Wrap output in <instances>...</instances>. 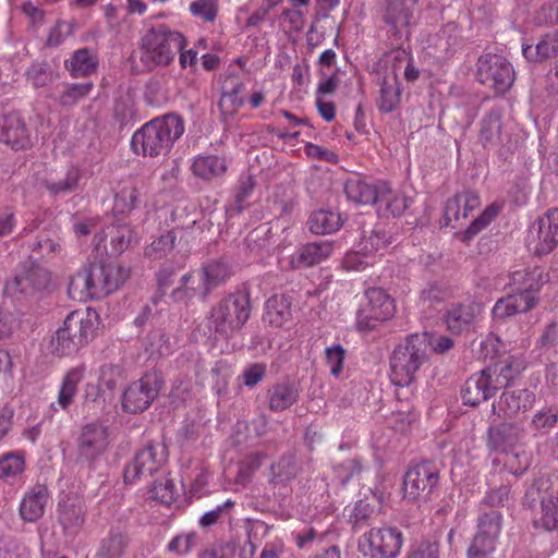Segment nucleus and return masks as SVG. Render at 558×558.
I'll use <instances>...</instances> for the list:
<instances>
[{"mask_svg": "<svg viewBox=\"0 0 558 558\" xmlns=\"http://www.w3.org/2000/svg\"><path fill=\"white\" fill-rule=\"evenodd\" d=\"M510 493L509 485H500L490 489L483 498L482 504L492 508L505 507L511 498Z\"/></svg>", "mask_w": 558, "mask_h": 558, "instance_id": "nucleus-63", "label": "nucleus"}, {"mask_svg": "<svg viewBox=\"0 0 558 558\" xmlns=\"http://www.w3.org/2000/svg\"><path fill=\"white\" fill-rule=\"evenodd\" d=\"M310 231L314 234H328L338 231L343 219L340 214L331 210H316L308 218Z\"/></svg>", "mask_w": 558, "mask_h": 558, "instance_id": "nucleus-41", "label": "nucleus"}, {"mask_svg": "<svg viewBox=\"0 0 558 558\" xmlns=\"http://www.w3.org/2000/svg\"><path fill=\"white\" fill-rule=\"evenodd\" d=\"M50 499V493L46 485L36 484L28 488L20 505V514L24 521L36 522L45 513V508Z\"/></svg>", "mask_w": 558, "mask_h": 558, "instance_id": "nucleus-24", "label": "nucleus"}, {"mask_svg": "<svg viewBox=\"0 0 558 558\" xmlns=\"http://www.w3.org/2000/svg\"><path fill=\"white\" fill-rule=\"evenodd\" d=\"M412 199L405 195L393 194L389 187V193L385 197H379V210L392 215L393 217L401 216L411 205Z\"/></svg>", "mask_w": 558, "mask_h": 558, "instance_id": "nucleus-50", "label": "nucleus"}, {"mask_svg": "<svg viewBox=\"0 0 558 558\" xmlns=\"http://www.w3.org/2000/svg\"><path fill=\"white\" fill-rule=\"evenodd\" d=\"M439 466L424 460L409 468L404 475L403 489L409 499L427 497L439 483Z\"/></svg>", "mask_w": 558, "mask_h": 558, "instance_id": "nucleus-13", "label": "nucleus"}, {"mask_svg": "<svg viewBox=\"0 0 558 558\" xmlns=\"http://www.w3.org/2000/svg\"><path fill=\"white\" fill-rule=\"evenodd\" d=\"M234 505L235 502L233 500L228 499L221 505H218L215 509L205 512L199 519V525L202 527H210L230 518Z\"/></svg>", "mask_w": 558, "mask_h": 558, "instance_id": "nucleus-57", "label": "nucleus"}, {"mask_svg": "<svg viewBox=\"0 0 558 558\" xmlns=\"http://www.w3.org/2000/svg\"><path fill=\"white\" fill-rule=\"evenodd\" d=\"M243 88L241 83L235 84L231 90H225L218 102V108L223 117H232L243 105L240 93Z\"/></svg>", "mask_w": 558, "mask_h": 558, "instance_id": "nucleus-51", "label": "nucleus"}, {"mask_svg": "<svg viewBox=\"0 0 558 558\" xmlns=\"http://www.w3.org/2000/svg\"><path fill=\"white\" fill-rule=\"evenodd\" d=\"M0 142L15 150L29 146V132L19 113L11 112L0 118Z\"/></svg>", "mask_w": 558, "mask_h": 558, "instance_id": "nucleus-22", "label": "nucleus"}, {"mask_svg": "<svg viewBox=\"0 0 558 558\" xmlns=\"http://www.w3.org/2000/svg\"><path fill=\"white\" fill-rule=\"evenodd\" d=\"M522 363L513 356H508L484 368L496 391L507 388L523 371Z\"/></svg>", "mask_w": 558, "mask_h": 558, "instance_id": "nucleus-29", "label": "nucleus"}, {"mask_svg": "<svg viewBox=\"0 0 558 558\" xmlns=\"http://www.w3.org/2000/svg\"><path fill=\"white\" fill-rule=\"evenodd\" d=\"M533 252L547 255L558 245V208L549 209L537 220L536 234L532 232Z\"/></svg>", "mask_w": 558, "mask_h": 558, "instance_id": "nucleus-19", "label": "nucleus"}, {"mask_svg": "<svg viewBox=\"0 0 558 558\" xmlns=\"http://www.w3.org/2000/svg\"><path fill=\"white\" fill-rule=\"evenodd\" d=\"M184 267L183 263L165 262L157 272L158 289L162 293L168 289L177 274Z\"/></svg>", "mask_w": 558, "mask_h": 558, "instance_id": "nucleus-61", "label": "nucleus"}, {"mask_svg": "<svg viewBox=\"0 0 558 558\" xmlns=\"http://www.w3.org/2000/svg\"><path fill=\"white\" fill-rule=\"evenodd\" d=\"M58 521L68 533H76L85 522L86 508L75 496H65L58 504Z\"/></svg>", "mask_w": 558, "mask_h": 558, "instance_id": "nucleus-27", "label": "nucleus"}, {"mask_svg": "<svg viewBox=\"0 0 558 558\" xmlns=\"http://www.w3.org/2000/svg\"><path fill=\"white\" fill-rule=\"evenodd\" d=\"M525 435L522 422L504 421L487 428L486 444L489 450L506 452L521 444Z\"/></svg>", "mask_w": 558, "mask_h": 558, "instance_id": "nucleus-16", "label": "nucleus"}, {"mask_svg": "<svg viewBox=\"0 0 558 558\" xmlns=\"http://www.w3.org/2000/svg\"><path fill=\"white\" fill-rule=\"evenodd\" d=\"M185 38L177 31L161 24L151 27L142 38L141 60L149 65H168L184 48Z\"/></svg>", "mask_w": 558, "mask_h": 558, "instance_id": "nucleus-6", "label": "nucleus"}, {"mask_svg": "<svg viewBox=\"0 0 558 558\" xmlns=\"http://www.w3.org/2000/svg\"><path fill=\"white\" fill-rule=\"evenodd\" d=\"M291 318V302L284 294H275L266 301L263 322L275 328L282 327Z\"/></svg>", "mask_w": 558, "mask_h": 558, "instance_id": "nucleus-34", "label": "nucleus"}, {"mask_svg": "<svg viewBox=\"0 0 558 558\" xmlns=\"http://www.w3.org/2000/svg\"><path fill=\"white\" fill-rule=\"evenodd\" d=\"M298 195L293 187L278 185L269 199L271 210L277 217L290 216L298 205Z\"/></svg>", "mask_w": 558, "mask_h": 558, "instance_id": "nucleus-44", "label": "nucleus"}, {"mask_svg": "<svg viewBox=\"0 0 558 558\" xmlns=\"http://www.w3.org/2000/svg\"><path fill=\"white\" fill-rule=\"evenodd\" d=\"M27 80L36 87H44L51 82V72L47 62H35L26 71Z\"/></svg>", "mask_w": 558, "mask_h": 558, "instance_id": "nucleus-60", "label": "nucleus"}, {"mask_svg": "<svg viewBox=\"0 0 558 558\" xmlns=\"http://www.w3.org/2000/svg\"><path fill=\"white\" fill-rule=\"evenodd\" d=\"M269 484L272 486H286L299 474L302 473L303 468L296 456L293 453H286L281 456L277 462L270 465Z\"/></svg>", "mask_w": 558, "mask_h": 558, "instance_id": "nucleus-31", "label": "nucleus"}, {"mask_svg": "<svg viewBox=\"0 0 558 558\" xmlns=\"http://www.w3.org/2000/svg\"><path fill=\"white\" fill-rule=\"evenodd\" d=\"M49 283V272L29 260L21 265L14 277L5 283V292L14 296L31 298L43 292Z\"/></svg>", "mask_w": 558, "mask_h": 558, "instance_id": "nucleus-11", "label": "nucleus"}, {"mask_svg": "<svg viewBox=\"0 0 558 558\" xmlns=\"http://www.w3.org/2000/svg\"><path fill=\"white\" fill-rule=\"evenodd\" d=\"M542 517L539 519L542 526L546 531H555L558 529V506L554 500L541 499Z\"/></svg>", "mask_w": 558, "mask_h": 558, "instance_id": "nucleus-62", "label": "nucleus"}, {"mask_svg": "<svg viewBox=\"0 0 558 558\" xmlns=\"http://www.w3.org/2000/svg\"><path fill=\"white\" fill-rule=\"evenodd\" d=\"M64 68L72 77H87L97 71L98 57L89 48H80L64 61Z\"/></svg>", "mask_w": 558, "mask_h": 558, "instance_id": "nucleus-33", "label": "nucleus"}, {"mask_svg": "<svg viewBox=\"0 0 558 558\" xmlns=\"http://www.w3.org/2000/svg\"><path fill=\"white\" fill-rule=\"evenodd\" d=\"M495 393L496 389L483 369L468 378L462 389V399L464 404L476 407Z\"/></svg>", "mask_w": 558, "mask_h": 558, "instance_id": "nucleus-28", "label": "nucleus"}, {"mask_svg": "<svg viewBox=\"0 0 558 558\" xmlns=\"http://www.w3.org/2000/svg\"><path fill=\"white\" fill-rule=\"evenodd\" d=\"M218 9L217 0H195L190 4L191 14L206 23H213L216 20Z\"/></svg>", "mask_w": 558, "mask_h": 558, "instance_id": "nucleus-58", "label": "nucleus"}, {"mask_svg": "<svg viewBox=\"0 0 558 558\" xmlns=\"http://www.w3.org/2000/svg\"><path fill=\"white\" fill-rule=\"evenodd\" d=\"M83 377V367H75L66 373L63 378L57 401L61 409L66 410L72 404L73 398L77 392V385L81 383Z\"/></svg>", "mask_w": 558, "mask_h": 558, "instance_id": "nucleus-47", "label": "nucleus"}, {"mask_svg": "<svg viewBox=\"0 0 558 558\" xmlns=\"http://www.w3.org/2000/svg\"><path fill=\"white\" fill-rule=\"evenodd\" d=\"M167 460L166 447L162 444L148 442L138 450L133 461L125 465L123 478L125 484L146 478L158 472Z\"/></svg>", "mask_w": 558, "mask_h": 558, "instance_id": "nucleus-12", "label": "nucleus"}, {"mask_svg": "<svg viewBox=\"0 0 558 558\" xmlns=\"http://www.w3.org/2000/svg\"><path fill=\"white\" fill-rule=\"evenodd\" d=\"M109 427L99 421H94L82 426L76 438V459L88 468L107 452L110 446Z\"/></svg>", "mask_w": 558, "mask_h": 558, "instance_id": "nucleus-8", "label": "nucleus"}, {"mask_svg": "<svg viewBox=\"0 0 558 558\" xmlns=\"http://www.w3.org/2000/svg\"><path fill=\"white\" fill-rule=\"evenodd\" d=\"M93 88L94 84L92 82L64 83L59 95V104L64 108H72L86 98Z\"/></svg>", "mask_w": 558, "mask_h": 558, "instance_id": "nucleus-48", "label": "nucleus"}, {"mask_svg": "<svg viewBox=\"0 0 558 558\" xmlns=\"http://www.w3.org/2000/svg\"><path fill=\"white\" fill-rule=\"evenodd\" d=\"M184 131L185 123L181 116L174 112L166 113L138 129L132 136L131 147L136 155L165 157Z\"/></svg>", "mask_w": 558, "mask_h": 558, "instance_id": "nucleus-1", "label": "nucleus"}, {"mask_svg": "<svg viewBox=\"0 0 558 558\" xmlns=\"http://www.w3.org/2000/svg\"><path fill=\"white\" fill-rule=\"evenodd\" d=\"M475 318L473 305L457 304L448 310L446 324L453 333H460L471 327Z\"/></svg>", "mask_w": 558, "mask_h": 558, "instance_id": "nucleus-45", "label": "nucleus"}, {"mask_svg": "<svg viewBox=\"0 0 558 558\" xmlns=\"http://www.w3.org/2000/svg\"><path fill=\"white\" fill-rule=\"evenodd\" d=\"M522 53L531 62H539L558 54V31L548 33L535 45H523Z\"/></svg>", "mask_w": 558, "mask_h": 558, "instance_id": "nucleus-38", "label": "nucleus"}, {"mask_svg": "<svg viewBox=\"0 0 558 558\" xmlns=\"http://www.w3.org/2000/svg\"><path fill=\"white\" fill-rule=\"evenodd\" d=\"M543 270L535 267L532 270H518L511 276L513 291L526 292L536 295L544 284Z\"/></svg>", "mask_w": 558, "mask_h": 558, "instance_id": "nucleus-43", "label": "nucleus"}, {"mask_svg": "<svg viewBox=\"0 0 558 558\" xmlns=\"http://www.w3.org/2000/svg\"><path fill=\"white\" fill-rule=\"evenodd\" d=\"M145 349L150 355H167L170 353V341L161 329L150 331L146 337Z\"/></svg>", "mask_w": 558, "mask_h": 558, "instance_id": "nucleus-56", "label": "nucleus"}, {"mask_svg": "<svg viewBox=\"0 0 558 558\" xmlns=\"http://www.w3.org/2000/svg\"><path fill=\"white\" fill-rule=\"evenodd\" d=\"M502 129L501 109H490L480 121L478 142L484 148L499 147L508 137V135L504 133Z\"/></svg>", "mask_w": 558, "mask_h": 558, "instance_id": "nucleus-23", "label": "nucleus"}, {"mask_svg": "<svg viewBox=\"0 0 558 558\" xmlns=\"http://www.w3.org/2000/svg\"><path fill=\"white\" fill-rule=\"evenodd\" d=\"M344 193L353 203L369 205L378 203L379 197H385L389 193V185L385 182H367L352 178L345 182Z\"/></svg>", "mask_w": 558, "mask_h": 558, "instance_id": "nucleus-21", "label": "nucleus"}, {"mask_svg": "<svg viewBox=\"0 0 558 558\" xmlns=\"http://www.w3.org/2000/svg\"><path fill=\"white\" fill-rule=\"evenodd\" d=\"M504 517L498 510L482 512L476 521L474 538L497 544L502 530Z\"/></svg>", "mask_w": 558, "mask_h": 558, "instance_id": "nucleus-35", "label": "nucleus"}, {"mask_svg": "<svg viewBox=\"0 0 558 558\" xmlns=\"http://www.w3.org/2000/svg\"><path fill=\"white\" fill-rule=\"evenodd\" d=\"M191 169L195 177L210 181L227 171V163L225 158L216 155H199L194 158Z\"/></svg>", "mask_w": 558, "mask_h": 558, "instance_id": "nucleus-36", "label": "nucleus"}, {"mask_svg": "<svg viewBox=\"0 0 558 558\" xmlns=\"http://www.w3.org/2000/svg\"><path fill=\"white\" fill-rule=\"evenodd\" d=\"M202 276L199 278H196L195 272L190 271L181 277L179 287L171 291L169 298L174 303L186 305L196 295L202 296Z\"/></svg>", "mask_w": 558, "mask_h": 558, "instance_id": "nucleus-42", "label": "nucleus"}, {"mask_svg": "<svg viewBox=\"0 0 558 558\" xmlns=\"http://www.w3.org/2000/svg\"><path fill=\"white\" fill-rule=\"evenodd\" d=\"M432 340L429 332L412 333L393 349L390 356L393 385L405 387L414 381L415 374L428 360Z\"/></svg>", "mask_w": 558, "mask_h": 558, "instance_id": "nucleus-3", "label": "nucleus"}, {"mask_svg": "<svg viewBox=\"0 0 558 558\" xmlns=\"http://www.w3.org/2000/svg\"><path fill=\"white\" fill-rule=\"evenodd\" d=\"M392 243V235L383 225H376L369 232L364 230L356 245V252L353 256H348L344 260L347 268L360 270L364 263L353 260L356 255L371 256L388 247Z\"/></svg>", "mask_w": 558, "mask_h": 558, "instance_id": "nucleus-18", "label": "nucleus"}, {"mask_svg": "<svg viewBox=\"0 0 558 558\" xmlns=\"http://www.w3.org/2000/svg\"><path fill=\"white\" fill-rule=\"evenodd\" d=\"M416 0H385L380 17L391 37L395 39L408 38L413 24Z\"/></svg>", "mask_w": 558, "mask_h": 558, "instance_id": "nucleus-15", "label": "nucleus"}, {"mask_svg": "<svg viewBox=\"0 0 558 558\" xmlns=\"http://www.w3.org/2000/svg\"><path fill=\"white\" fill-rule=\"evenodd\" d=\"M177 236L173 231L161 234L151 242L145 250V255L149 258L159 259L166 256L174 247Z\"/></svg>", "mask_w": 558, "mask_h": 558, "instance_id": "nucleus-52", "label": "nucleus"}, {"mask_svg": "<svg viewBox=\"0 0 558 558\" xmlns=\"http://www.w3.org/2000/svg\"><path fill=\"white\" fill-rule=\"evenodd\" d=\"M129 547L128 536L120 531H110L98 548L96 558H122Z\"/></svg>", "mask_w": 558, "mask_h": 558, "instance_id": "nucleus-46", "label": "nucleus"}, {"mask_svg": "<svg viewBox=\"0 0 558 558\" xmlns=\"http://www.w3.org/2000/svg\"><path fill=\"white\" fill-rule=\"evenodd\" d=\"M129 275V270L118 264L94 263L72 277L70 289L81 290L98 300L117 291Z\"/></svg>", "mask_w": 558, "mask_h": 558, "instance_id": "nucleus-4", "label": "nucleus"}, {"mask_svg": "<svg viewBox=\"0 0 558 558\" xmlns=\"http://www.w3.org/2000/svg\"><path fill=\"white\" fill-rule=\"evenodd\" d=\"M481 205V199L477 192L465 190L457 193L453 197L449 198L445 205L444 210V226H450L453 221V228L462 226L461 219H465L471 211Z\"/></svg>", "mask_w": 558, "mask_h": 558, "instance_id": "nucleus-20", "label": "nucleus"}, {"mask_svg": "<svg viewBox=\"0 0 558 558\" xmlns=\"http://www.w3.org/2000/svg\"><path fill=\"white\" fill-rule=\"evenodd\" d=\"M495 550L496 544L473 537L466 551V558H494Z\"/></svg>", "mask_w": 558, "mask_h": 558, "instance_id": "nucleus-64", "label": "nucleus"}, {"mask_svg": "<svg viewBox=\"0 0 558 558\" xmlns=\"http://www.w3.org/2000/svg\"><path fill=\"white\" fill-rule=\"evenodd\" d=\"M535 395L529 389L506 390L493 403V414L499 418H517L532 409Z\"/></svg>", "mask_w": 558, "mask_h": 558, "instance_id": "nucleus-17", "label": "nucleus"}, {"mask_svg": "<svg viewBox=\"0 0 558 558\" xmlns=\"http://www.w3.org/2000/svg\"><path fill=\"white\" fill-rule=\"evenodd\" d=\"M25 470V457L21 451H10L0 456V486L13 485Z\"/></svg>", "mask_w": 558, "mask_h": 558, "instance_id": "nucleus-39", "label": "nucleus"}, {"mask_svg": "<svg viewBox=\"0 0 558 558\" xmlns=\"http://www.w3.org/2000/svg\"><path fill=\"white\" fill-rule=\"evenodd\" d=\"M403 545L402 532L396 526L372 527L359 539V550L368 558H396Z\"/></svg>", "mask_w": 558, "mask_h": 558, "instance_id": "nucleus-7", "label": "nucleus"}, {"mask_svg": "<svg viewBox=\"0 0 558 558\" xmlns=\"http://www.w3.org/2000/svg\"><path fill=\"white\" fill-rule=\"evenodd\" d=\"M251 290L242 283L223 295L207 314L208 328L222 339H230L248 322L252 314Z\"/></svg>", "mask_w": 558, "mask_h": 558, "instance_id": "nucleus-2", "label": "nucleus"}, {"mask_svg": "<svg viewBox=\"0 0 558 558\" xmlns=\"http://www.w3.org/2000/svg\"><path fill=\"white\" fill-rule=\"evenodd\" d=\"M201 275L203 280L202 299L206 300L217 287L231 277L232 269L227 260L213 259L202 266Z\"/></svg>", "mask_w": 558, "mask_h": 558, "instance_id": "nucleus-30", "label": "nucleus"}, {"mask_svg": "<svg viewBox=\"0 0 558 558\" xmlns=\"http://www.w3.org/2000/svg\"><path fill=\"white\" fill-rule=\"evenodd\" d=\"M299 398L300 391L294 381L286 379L277 383L268 390L269 410L284 411L296 403Z\"/></svg>", "mask_w": 558, "mask_h": 558, "instance_id": "nucleus-32", "label": "nucleus"}, {"mask_svg": "<svg viewBox=\"0 0 558 558\" xmlns=\"http://www.w3.org/2000/svg\"><path fill=\"white\" fill-rule=\"evenodd\" d=\"M332 251L333 245L329 241L306 243L291 256L290 264L295 269L312 267L327 259Z\"/></svg>", "mask_w": 558, "mask_h": 558, "instance_id": "nucleus-25", "label": "nucleus"}, {"mask_svg": "<svg viewBox=\"0 0 558 558\" xmlns=\"http://www.w3.org/2000/svg\"><path fill=\"white\" fill-rule=\"evenodd\" d=\"M140 189L136 185H125L114 197L113 211L129 214L138 206Z\"/></svg>", "mask_w": 558, "mask_h": 558, "instance_id": "nucleus-49", "label": "nucleus"}, {"mask_svg": "<svg viewBox=\"0 0 558 558\" xmlns=\"http://www.w3.org/2000/svg\"><path fill=\"white\" fill-rule=\"evenodd\" d=\"M151 497L160 502L170 506L177 499V490L171 478L163 477L156 480L150 489Z\"/></svg>", "mask_w": 558, "mask_h": 558, "instance_id": "nucleus-55", "label": "nucleus"}, {"mask_svg": "<svg viewBox=\"0 0 558 558\" xmlns=\"http://www.w3.org/2000/svg\"><path fill=\"white\" fill-rule=\"evenodd\" d=\"M558 423V409L544 408L537 411L531 421V427L536 433H548Z\"/></svg>", "mask_w": 558, "mask_h": 558, "instance_id": "nucleus-54", "label": "nucleus"}, {"mask_svg": "<svg viewBox=\"0 0 558 558\" xmlns=\"http://www.w3.org/2000/svg\"><path fill=\"white\" fill-rule=\"evenodd\" d=\"M538 303V298L521 291H513L506 298L499 299L493 307L495 318H506L518 313H526Z\"/></svg>", "mask_w": 558, "mask_h": 558, "instance_id": "nucleus-26", "label": "nucleus"}, {"mask_svg": "<svg viewBox=\"0 0 558 558\" xmlns=\"http://www.w3.org/2000/svg\"><path fill=\"white\" fill-rule=\"evenodd\" d=\"M97 329V313L73 311L64 319L50 341L53 353L60 356L71 355L85 345Z\"/></svg>", "mask_w": 558, "mask_h": 558, "instance_id": "nucleus-5", "label": "nucleus"}, {"mask_svg": "<svg viewBox=\"0 0 558 558\" xmlns=\"http://www.w3.org/2000/svg\"><path fill=\"white\" fill-rule=\"evenodd\" d=\"M80 181V173L75 169L66 172L65 177L59 181L45 180V187L53 195L71 193L76 190Z\"/></svg>", "mask_w": 558, "mask_h": 558, "instance_id": "nucleus-53", "label": "nucleus"}, {"mask_svg": "<svg viewBox=\"0 0 558 558\" xmlns=\"http://www.w3.org/2000/svg\"><path fill=\"white\" fill-rule=\"evenodd\" d=\"M476 76L481 84L505 94L514 83V70L509 60L498 53L486 52L476 62Z\"/></svg>", "mask_w": 558, "mask_h": 558, "instance_id": "nucleus-9", "label": "nucleus"}, {"mask_svg": "<svg viewBox=\"0 0 558 558\" xmlns=\"http://www.w3.org/2000/svg\"><path fill=\"white\" fill-rule=\"evenodd\" d=\"M161 386L162 380L156 373L145 374L125 389L122 398L123 409L134 414L144 412L157 398Z\"/></svg>", "mask_w": 558, "mask_h": 558, "instance_id": "nucleus-14", "label": "nucleus"}, {"mask_svg": "<svg viewBox=\"0 0 558 558\" xmlns=\"http://www.w3.org/2000/svg\"><path fill=\"white\" fill-rule=\"evenodd\" d=\"M104 236L109 239V253L118 256L131 246L134 232L129 223L116 222L105 229Z\"/></svg>", "mask_w": 558, "mask_h": 558, "instance_id": "nucleus-37", "label": "nucleus"}, {"mask_svg": "<svg viewBox=\"0 0 558 558\" xmlns=\"http://www.w3.org/2000/svg\"><path fill=\"white\" fill-rule=\"evenodd\" d=\"M498 207L495 205L488 206L481 216L472 221L464 232L463 239L470 240L475 236L478 232L485 229L492 220L498 215Z\"/></svg>", "mask_w": 558, "mask_h": 558, "instance_id": "nucleus-59", "label": "nucleus"}, {"mask_svg": "<svg viewBox=\"0 0 558 558\" xmlns=\"http://www.w3.org/2000/svg\"><path fill=\"white\" fill-rule=\"evenodd\" d=\"M401 89L397 75H386L380 82L379 97L377 107L381 113H390L397 109L400 104Z\"/></svg>", "mask_w": 558, "mask_h": 558, "instance_id": "nucleus-40", "label": "nucleus"}, {"mask_svg": "<svg viewBox=\"0 0 558 558\" xmlns=\"http://www.w3.org/2000/svg\"><path fill=\"white\" fill-rule=\"evenodd\" d=\"M367 304L357 312L356 328L372 331L378 324L388 320L395 314V301L381 288L366 290Z\"/></svg>", "mask_w": 558, "mask_h": 558, "instance_id": "nucleus-10", "label": "nucleus"}]
</instances>
